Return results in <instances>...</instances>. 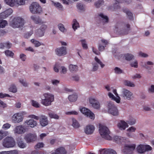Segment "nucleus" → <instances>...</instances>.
<instances>
[{
	"mask_svg": "<svg viewBox=\"0 0 154 154\" xmlns=\"http://www.w3.org/2000/svg\"><path fill=\"white\" fill-rule=\"evenodd\" d=\"M99 132L103 138L108 140H112L111 137L109 135L110 131L106 126L100 125L99 127Z\"/></svg>",
	"mask_w": 154,
	"mask_h": 154,
	"instance_id": "1",
	"label": "nucleus"
},
{
	"mask_svg": "<svg viewBox=\"0 0 154 154\" xmlns=\"http://www.w3.org/2000/svg\"><path fill=\"white\" fill-rule=\"evenodd\" d=\"M43 95L45 98L42 99V103L46 106L50 105L51 103L54 101V95L49 93H45Z\"/></svg>",
	"mask_w": 154,
	"mask_h": 154,
	"instance_id": "2",
	"label": "nucleus"
},
{
	"mask_svg": "<svg viewBox=\"0 0 154 154\" xmlns=\"http://www.w3.org/2000/svg\"><path fill=\"white\" fill-rule=\"evenodd\" d=\"M24 20L20 17L14 18L10 23L11 26L13 28L21 27L24 25Z\"/></svg>",
	"mask_w": 154,
	"mask_h": 154,
	"instance_id": "3",
	"label": "nucleus"
},
{
	"mask_svg": "<svg viewBox=\"0 0 154 154\" xmlns=\"http://www.w3.org/2000/svg\"><path fill=\"white\" fill-rule=\"evenodd\" d=\"M31 13L33 14H40L42 12V8L39 4L36 2L32 3L29 7Z\"/></svg>",
	"mask_w": 154,
	"mask_h": 154,
	"instance_id": "4",
	"label": "nucleus"
},
{
	"mask_svg": "<svg viewBox=\"0 0 154 154\" xmlns=\"http://www.w3.org/2000/svg\"><path fill=\"white\" fill-rule=\"evenodd\" d=\"M3 145L5 147H14L15 145V142L14 138L11 137H6L3 140Z\"/></svg>",
	"mask_w": 154,
	"mask_h": 154,
	"instance_id": "5",
	"label": "nucleus"
},
{
	"mask_svg": "<svg viewBox=\"0 0 154 154\" xmlns=\"http://www.w3.org/2000/svg\"><path fill=\"white\" fill-rule=\"evenodd\" d=\"M108 112L113 116H117L119 115V112L116 107L111 102L108 104Z\"/></svg>",
	"mask_w": 154,
	"mask_h": 154,
	"instance_id": "6",
	"label": "nucleus"
},
{
	"mask_svg": "<svg viewBox=\"0 0 154 154\" xmlns=\"http://www.w3.org/2000/svg\"><path fill=\"white\" fill-rule=\"evenodd\" d=\"M136 147L134 144L131 145L125 144L124 146V148L122 149V152L124 154H131Z\"/></svg>",
	"mask_w": 154,
	"mask_h": 154,
	"instance_id": "7",
	"label": "nucleus"
},
{
	"mask_svg": "<svg viewBox=\"0 0 154 154\" xmlns=\"http://www.w3.org/2000/svg\"><path fill=\"white\" fill-rule=\"evenodd\" d=\"M80 111L87 117L94 120L95 118L94 114L90 110L85 107L80 109Z\"/></svg>",
	"mask_w": 154,
	"mask_h": 154,
	"instance_id": "8",
	"label": "nucleus"
},
{
	"mask_svg": "<svg viewBox=\"0 0 154 154\" xmlns=\"http://www.w3.org/2000/svg\"><path fill=\"white\" fill-rule=\"evenodd\" d=\"M6 3L11 7L17 4L19 5H23L25 3L24 0H5Z\"/></svg>",
	"mask_w": 154,
	"mask_h": 154,
	"instance_id": "9",
	"label": "nucleus"
},
{
	"mask_svg": "<svg viewBox=\"0 0 154 154\" xmlns=\"http://www.w3.org/2000/svg\"><path fill=\"white\" fill-rule=\"evenodd\" d=\"M24 139L27 143H30L36 140L37 136L35 134L29 133L25 135Z\"/></svg>",
	"mask_w": 154,
	"mask_h": 154,
	"instance_id": "10",
	"label": "nucleus"
},
{
	"mask_svg": "<svg viewBox=\"0 0 154 154\" xmlns=\"http://www.w3.org/2000/svg\"><path fill=\"white\" fill-rule=\"evenodd\" d=\"M132 94L130 91L125 89H123L122 95L125 99L131 100Z\"/></svg>",
	"mask_w": 154,
	"mask_h": 154,
	"instance_id": "11",
	"label": "nucleus"
},
{
	"mask_svg": "<svg viewBox=\"0 0 154 154\" xmlns=\"http://www.w3.org/2000/svg\"><path fill=\"white\" fill-rule=\"evenodd\" d=\"M13 122L16 123H19L22 121L23 118L20 113H17L14 114L12 117Z\"/></svg>",
	"mask_w": 154,
	"mask_h": 154,
	"instance_id": "12",
	"label": "nucleus"
},
{
	"mask_svg": "<svg viewBox=\"0 0 154 154\" xmlns=\"http://www.w3.org/2000/svg\"><path fill=\"white\" fill-rule=\"evenodd\" d=\"M55 51L56 54L59 56L64 55L67 53L66 48L65 47H61L57 48Z\"/></svg>",
	"mask_w": 154,
	"mask_h": 154,
	"instance_id": "13",
	"label": "nucleus"
},
{
	"mask_svg": "<svg viewBox=\"0 0 154 154\" xmlns=\"http://www.w3.org/2000/svg\"><path fill=\"white\" fill-rule=\"evenodd\" d=\"M89 102L92 106L96 109H99L100 108V104L98 101L94 98H90L89 99Z\"/></svg>",
	"mask_w": 154,
	"mask_h": 154,
	"instance_id": "14",
	"label": "nucleus"
},
{
	"mask_svg": "<svg viewBox=\"0 0 154 154\" xmlns=\"http://www.w3.org/2000/svg\"><path fill=\"white\" fill-rule=\"evenodd\" d=\"M100 154H117L116 152L111 149H103L100 150Z\"/></svg>",
	"mask_w": 154,
	"mask_h": 154,
	"instance_id": "15",
	"label": "nucleus"
},
{
	"mask_svg": "<svg viewBox=\"0 0 154 154\" xmlns=\"http://www.w3.org/2000/svg\"><path fill=\"white\" fill-rule=\"evenodd\" d=\"M47 28V26L45 24H43L41 26L40 29H37L38 35L39 37H42L44 35L45 30Z\"/></svg>",
	"mask_w": 154,
	"mask_h": 154,
	"instance_id": "16",
	"label": "nucleus"
},
{
	"mask_svg": "<svg viewBox=\"0 0 154 154\" xmlns=\"http://www.w3.org/2000/svg\"><path fill=\"white\" fill-rule=\"evenodd\" d=\"M14 131L17 133L21 134L25 132L26 129L22 125H20L16 126L15 128Z\"/></svg>",
	"mask_w": 154,
	"mask_h": 154,
	"instance_id": "17",
	"label": "nucleus"
},
{
	"mask_svg": "<svg viewBox=\"0 0 154 154\" xmlns=\"http://www.w3.org/2000/svg\"><path fill=\"white\" fill-rule=\"evenodd\" d=\"M94 130V127L93 125H89L87 126L85 129V133L88 134H92Z\"/></svg>",
	"mask_w": 154,
	"mask_h": 154,
	"instance_id": "18",
	"label": "nucleus"
},
{
	"mask_svg": "<svg viewBox=\"0 0 154 154\" xmlns=\"http://www.w3.org/2000/svg\"><path fill=\"white\" fill-rule=\"evenodd\" d=\"M40 124L42 126H45L48 124L47 118L44 116H41L40 117Z\"/></svg>",
	"mask_w": 154,
	"mask_h": 154,
	"instance_id": "19",
	"label": "nucleus"
},
{
	"mask_svg": "<svg viewBox=\"0 0 154 154\" xmlns=\"http://www.w3.org/2000/svg\"><path fill=\"white\" fill-rule=\"evenodd\" d=\"M31 18L35 23L37 24H42L45 23V22L42 21L41 19L39 17H37L35 15L31 16Z\"/></svg>",
	"mask_w": 154,
	"mask_h": 154,
	"instance_id": "20",
	"label": "nucleus"
},
{
	"mask_svg": "<svg viewBox=\"0 0 154 154\" xmlns=\"http://www.w3.org/2000/svg\"><path fill=\"white\" fill-rule=\"evenodd\" d=\"M25 123L28 126L33 128L37 125V122L33 119H30L26 121Z\"/></svg>",
	"mask_w": 154,
	"mask_h": 154,
	"instance_id": "21",
	"label": "nucleus"
},
{
	"mask_svg": "<svg viewBox=\"0 0 154 154\" xmlns=\"http://www.w3.org/2000/svg\"><path fill=\"white\" fill-rule=\"evenodd\" d=\"M122 25L124 29H123V33L124 34H127L128 33L129 31L130 30V25L128 23H122Z\"/></svg>",
	"mask_w": 154,
	"mask_h": 154,
	"instance_id": "22",
	"label": "nucleus"
},
{
	"mask_svg": "<svg viewBox=\"0 0 154 154\" xmlns=\"http://www.w3.org/2000/svg\"><path fill=\"white\" fill-rule=\"evenodd\" d=\"M117 126L119 128L122 130H125L128 127L127 123L123 121H121L118 124Z\"/></svg>",
	"mask_w": 154,
	"mask_h": 154,
	"instance_id": "23",
	"label": "nucleus"
},
{
	"mask_svg": "<svg viewBox=\"0 0 154 154\" xmlns=\"http://www.w3.org/2000/svg\"><path fill=\"white\" fill-rule=\"evenodd\" d=\"M123 11L125 13L129 19L130 20H132L133 19V17L132 13L126 8L123 9Z\"/></svg>",
	"mask_w": 154,
	"mask_h": 154,
	"instance_id": "24",
	"label": "nucleus"
},
{
	"mask_svg": "<svg viewBox=\"0 0 154 154\" xmlns=\"http://www.w3.org/2000/svg\"><path fill=\"white\" fill-rule=\"evenodd\" d=\"M58 154H66L67 152L63 147H60L56 149Z\"/></svg>",
	"mask_w": 154,
	"mask_h": 154,
	"instance_id": "25",
	"label": "nucleus"
},
{
	"mask_svg": "<svg viewBox=\"0 0 154 154\" xmlns=\"http://www.w3.org/2000/svg\"><path fill=\"white\" fill-rule=\"evenodd\" d=\"M72 27L73 29L75 31L78 27H79V25L76 19H74L72 21Z\"/></svg>",
	"mask_w": 154,
	"mask_h": 154,
	"instance_id": "26",
	"label": "nucleus"
},
{
	"mask_svg": "<svg viewBox=\"0 0 154 154\" xmlns=\"http://www.w3.org/2000/svg\"><path fill=\"white\" fill-rule=\"evenodd\" d=\"M69 69L72 72H75L78 70V67L76 65L70 64L69 66Z\"/></svg>",
	"mask_w": 154,
	"mask_h": 154,
	"instance_id": "27",
	"label": "nucleus"
},
{
	"mask_svg": "<svg viewBox=\"0 0 154 154\" xmlns=\"http://www.w3.org/2000/svg\"><path fill=\"white\" fill-rule=\"evenodd\" d=\"M68 98L69 101L71 102H74L77 99V96L76 94H73L69 95Z\"/></svg>",
	"mask_w": 154,
	"mask_h": 154,
	"instance_id": "28",
	"label": "nucleus"
},
{
	"mask_svg": "<svg viewBox=\"0 0 154 154\" xmlns=\"http://www.w3.org/2000/svg\"><path fill=\"white\" fill-rule=\"evenodd\" d=\"M137 152L140 153H143L145 152L144 148V145H139L137 148Z\"/></svg>",
	"mask_w": 154,
	"mask_h": 154,
	"instance_id": "29",
	"label": "nucleus"
},
{
	"mask_svg": "<svg viewBox=\"0 0 154 154\" xmlns=\"http://www.w3.org/2000/svg\"><path fill=\"white\" fill-rule=\"evenodd\" d=\"M124 56L125 60L128 61H130L134 58V56L131 54H125Z\"/></svg>",
	"mask_w": 154,
	"mask_h": 154,
	"instance_id": "30",
	"label": "nucleus"
},
{
	"mask_svg": "<svg viewBox=\"0 0 154 154\" xmlns=\"http://www.w3.org/2000/svg\"><path fill=\"white\" fill-rule=\"evenodd\" d=\"M17 143L18 146L22 148H24L26 146V144L20 140H17Z\"/></svg>",
	"mask_w": 154,
	"mask_h": 154,
	"instance_id": "31",
	"label": "nucleus"
},
{
	"mask_svg": "<svg viewBox=\"0 0 154 154\" xmlns=\"http://www.w3.org/2000/svg\"><path fill=\"white\" fill-rule=\"evenodd\" d=\"M72 125L75 128H78L80 126V125L78 121L74 118L72 119Z\"/></svg>",
	"mask_w": 154,
	"mask_h": 154,
	"instance_id": "32",
	"label": "nucleus"
},
{
	"mask_svg": "<svg viewBox=\"0 0 154 154\" xmlns=\"http://www.w3.org/2000/svg\"><path fill=\"white\" fill-rule=\"evenodd\" d=\"M8 132L2 130H0V140L2 139L8 134Z\"/></svg>",
	"mask_w": 154,
	"mask_h": 154,
	"instance_id": "33",
	"label": "nucleus"
},
{
	"mask_svg": "<svg viewBox=\"0 0 154 154\" xmlns=\"http://www.w3.org/2000/svg\"><path fill=\"white\" fill-rule=\"evenodd\" d=\"M104 2L103 0H98L95 3V6L97 8H98L103 5Z\"/></svg>",
	"mask_w": 154,
	"mask_h": 154,
	"instance_id": "34",
	"label": "nucleus"
},
{
	"mask_svg": "<svg viewBox=\"0 0 154 154\" xmlns=\"http://www.w3.org/2000/svg\"><path fill=\"white\" fill-rule=\"evenodd\" d=\"M48 115L51 118H54L56 119H58L59 118V116L53 112H49Z\"/></svg>",
	"mask_w": 154,
	"mask_h": 154,
	"instance_id": "35",
	"label": "nucleus"
},
{
	"mask_svg": "<svg viewBox=\"0 0 154 154\" xmlns=\"http://www.w3.org/2000/svg\"><path fill=\"white\" fill-rule=\"evenodd\" d=\"M99 16L101 18H102L103 20H104L103 21V22L104 23H108L109 21V19L106 16L104 15L103 14L101 13L99 14Z\"/></svg>",
	"mask_w": 154,
	"mask_h": 154,
	"instance_id": "36",
	"label": "nucleus"
},
{
	"mask_svg": "<svg viewBox=\"0 0 154 154\" xmlns=\"http://www.w3.org/2000/svg\"><path fill=\"white\" fill-rule=\"evenodd\" d=\"M124 139L123 137H121L118 136H116L114 137V140L116 143H122V140Z\"/></svg>",
	"mask_w": 154,
	"mask_h": 154,
	"instance_id": "37",
	"label": "nucleus"
},
{
	"mask_svg": "<svg viewBox=\"0 0 154 154\" xmlns=\"http://www.w3.org/2000/svg\"><path fill=\"white\" fill-rule=\"evenodd\" d=\"M31 42L35 46V47H38L41 45V43L40 42L33 39H32L31 40Z\"/></svg>",
	"mask_w": 154,
	"mask_h": 154,
	"instance_id": "38",
	"label": "nucleus"
},
{
	"mask_svg": "<svg viewBox=\"0 0 154 154\" xmlns=\"http://www.w3.org/2000/svg\"><path fill=\"white\" fill-rule=\"evenodd\" d=\"M124 84L126 85L131 87H134L135 86L133 82L128 80H125L124 81Z\"/></svg>",
	"mask_w": 154,
	"mask_h": 154,
	"instance_id": "39",
	"label": "nucleus"
},
{
	"mask_svg": "<svg viewBox=\"0 0 154 154\" xmlns=\"http://www.w3.org/2000/svg\"><path fill=\"white\" fill-rule=\"evenodd\" d=\"M9 91L13 93H15L17 91V88L14 85H12L9 89Z\"/></svg>",
	"mask_w": 154,
	"mask_h": 154,
	"instance_id": "40",
	"label": "nucleus"
},
{
	"mask_svg": "<svg viewBox=\"0 0 154 154\" xmlns=\"http://www.w3.org/2000/svg\"><path fill=\"white\" fill-rule=\"evenodd\" d=\"M5 53L6 55L7 56H10L13 57L14 55V53L9 50H7L5 51Z\"/></svg>",
	"mask_w": 154,
	"mask_h": 154,
	"instance_id": "41",
	"label": "nucleus"
},
{
	"mask_svg": "<svg viewBox=\"0 0 154 154\" xmlns=\"http://www.w3.org/2000/svg\"><path fill=\"white\" fill-rule=\"evenodd\" d=\"M96 62L98 63V64L100 65L101 67L102 68H103L104 67L105 65L103 64L102 62L100 61V60L97 57H95L94 58Z\"/></svg>",
	"mask_w": 154,
	"mask_h": 154,
	"instance_id": "42",
	"label": "nucleus"
},
{
	"mask_svg": "<svg viewBox=\"0 0 154 154\" xmlns=\"http://www.w3.org/2000/svg\"><path fill=\"white\" fill-rule=\"evenodd\" d=\"M7 24V22L5 20H0V28L4 27Z\"/></svg>",
	"mask_w": 154,
	"mask_h": 154,
	"instance_id": "43",
	"label": "nucleus"
},
{
	"mask_svg": "<svg viewBox=\"0 0 154 154\" xmlns=\"http://www.w3.org/2000/svg\"><path fill=\"white\" fill-rule=\"evenodd\" d=\"M58 26L59 29L61 31L64 32L66 30L64 25L63 24L61 23L59 24Z\"/></svg>",
	"mask_w": 154,
	"mask_h": 154,
	"instance_id": "44",
	"label": "nucleus"
},
{
	"mask_svg": "<svg viewBox=\"0 0 154 154\" xmlns=\"http://www.w3.org/2000/svg\"><path fill=\"white\" fill-rule=\"evenodd\" d=\"M44 144L42 142H39L35 146V149H39L43 147Z\"/></svg>",
	"mask_w": 154,
	"mask_h": 154,
	"instance_id": "45",
	"label": "nucleus"
},
{
	"mask_svg": "<svg viewBox=\"0 0 154 154\" xmlns=\"http://www.w3.org/2000/svg\"><path fill=\"white\" fill-rule=\"evenodd\" d=\"M8 16L5 11L0 14V19H5Z\"/></svg>",
	"mask_w": 154,
	"mask_h": 154,
	"instance_id": "46",
	"label": "nucleus"
},
{
	"mask_svg": "<svg viewBox=\"0 0 154 154\" xmlns=\"http://www.w3.org/2000/svg\"><path fill=\"white\" fill-rule=\"evenodd\" d=\"M115 72L117 74H120L122 73V71L119 68L116 67L114 69Z\"/></svg>",
	"mask_w": 154,
	"mask_h": 154,
	"instance_id": "47",
	"label": "nucleus"
},
{
	"mask_svg": "<svg viewBox=\"0 0 154 154\" xmlns=\"http://www.w3.org/2000/svg\"><path fill=\"white\" fill-rule=\"evenodd\" d=\"M82 42V47L84 49H87L88 48L87 44L86 43V41L85 40H81Z\"/></svg>",
	"mask_w": 154,
	"mask_h": 154,
	"instance_id": "48",
	"label": "nucleus"
},
{
	"mask_svg": "<svg viewBox=\"0 0 154 154\" xmlns=\"http://www.w3.org/2000/svg\"><path fill=\"white\" fill-rule=\"evenodd\" d=\"M144 148L145 152L146 151L151 150L152 149V147L148 145H144Z\"/></svg>",
	"mask_w": 154,
	"mask_h": 154,
	"instance_id": "49",
	"label": "nucleus"
},
{
	"mask_svg": "<svg viewBox=\"0 0 154 154\" xmlns=\"http://www.w3.org/2000/svg\"><path fill=\"white\" fill-rule=\"evenodd\" d=\"M54 5L55 7L58 8L62 10L63 9V6L59 2H57L55 3H54Z\"/></svg>",
	"mask_w": 154,
	"mask_h": 154,
	"instance_id": "50",
	"label": "nucleus"
},
{
	"mask_svg": "<svg viewBox=\"0 0 154 154\" xmlns=\"http://www.w3.org/2000/svg\"><path fill=\"white\" fill-rule=\"evenodd\" d=\"M32 106L38 108L39 107L40 105L38 102L34 100H32Z\"/></svg>",
	"mask_w": 154,
	"mask_h": 154,
	"instance_id": "51",
	"label": "nucleus"
},
{
	"mask_svg": "<svg viewBox=\"0 0 154 154\" xmlns=\"http://www.w3.org/2000/svg\"><path fill=\"white\" fill-rule=\"evenodd\" d=\"M11 126V125L8 123H5L2 126V128L5 130H7Z\"/></svg>",
	"mask_w": 154,
	"mask_h": 154,
	"instance_id": "52",
	"label": "nucleus"
},
{
	"mask_svg": "<svg viewBox=\"0 0 154 154\" xmlns=\"http://www.w3.org/2000/svg\"><path fill=\"white\" fill-rule=\"evenodd\" d=\"M127 122L128 124L131 125H132L135 124L136 121L135 119H132L131 120L127 121Z\"/></svg>",
	"mask_w": 154,
	"mask_h": 154,
	"instance_id": "53",
	"label": "nucleus"
},
{
	"mask_svg": "<svg viewBox=\"0 0 154 154\" xmlns=\"http://www.w3.org/2000/svg\"><path fill=\"white\" fill-rule=\"evenodd\" d=\"M77 7L78 9L82 10L84 9V7L83 5L80 3H78L77 5Z\"/></svg>",
	"mask_w": 154,
	"mask_h": 154,
	"instance_id": "54",
	"label": "nucleus"
},
{
	"mask_svg": "<svg viewBox=\"0 0 154 154\" xmlns=\"http://www.w3.org/2000/svg\"><path fill=\"white\" fill-rule=\"evenodd\" d=\"M33 34V31H31L30 32H28L24 35V37L26 38H28Z\"/></svg>",
	"mask_w": 154,
	"mask_h": 154,
	"instance_id": "55",
	"label": "nucleus"
},
{
	"mask_svg": "<svg viewBox=\"0 0 154 154\" xmlns=\"http://www.w3.org/2000/svg\"><path fill=\"white\" fill-rule=\"evenodd\" d=\"M5 47L8 49L11 48L12 45L11 43H10L8 41L5 43Z\"/></svg>",
	"mask_w": 154,
	"mask_h": 154,
	"instance_id": "56",
	"label": "nucleus"
},
{
	"mask_svg": "<svg viewBox=\"0 0 154 154\" xmlns=\"http://www.w3.org/2000/svg\"><path fill=\"white\" fill-rule=\"evenodd\" d=\"M66 114L68 115H77L78 114V113L77 112L73 111L71 112H66Z\"/></svg>",
	"mask_w": 154,
	"mask_h": 154,
	"instance_id": "57",
	"label": "nucleus"
},
{
	"mask_svg": "<svg viewBox=\"0 0 154 154\" xmlns=\"http://www.w3.org/2000/svg\"><path fill=\"white\" fill-rule=\"evenodd\" d=\"M130 65L131 67L137 68L138 66V63L137 61H136L134 62L131 63L130 64Z\"/></svg>",
	"mask_w": 154,
	"mask_h": 154,
	"instance_id": "58",
	"label": "nucleus"
},
{
	"mask_svg": "<svg viewBox=\"0 0 154 154\" xmlns=\"http://www.w3.org/2000/svg\"><path fill=\"white\" fill-rule=\"evenodd\" d=\"M7 106V105L5 103H4L2 101L0 100V107L4 108Z\"/></svg>",
	"mask_w": 154,
	"mask_h": 154,
	"instance_id": "59",
	"label": "nucleus"
},
{
	"mask_svg": "<svg viewBox=\"0 0 154 154\" xmlns=\"http://www.w3.org/2000/svg\"><path fill=\"white\" fill-rule=\"evenodd\" d=\"M5 11L8 16L12 14L13 12V10L11 8H9L7 10Z\"/></svg>",
	"mask_w": 154,
	"mask_h": 154,
	"instance_id": "60",
	"label": "nucleus"
},
{
	"mask_svg": "<svg viewBox=\"0 0 154 154\" xmlns=\"http://www.w3.org/2000/svg\"><path fill=\"white\" fill-rule=\"evenodd\" d=\"M117 97H115L112 100L116 101V102L117 103H119L120 102V98L119 96H116Z\"/></svg>",
	"mask_w": 154,
	"mask_h": 154,
	"instance_id": "61",
	"label": "nucleus"
},
{
	"mask_svg": "<svg viewBox=\"0 0 154 154\" xmlns=\"http://www.w3.org/2000/svg\"><path fill=\"white\" fill-rule=\"evenodd\" d=\"M20 58L23 61H25L26 59V55L24 54H21L20 55Z\"/></svg>",
	"mask_w": 154,
	"mask_h": 154,
	"instance_id": "62",
	"label": "nucleus"
},
{
	"mask_svg": "<svg viewBox=\"0 0 154 154\" xmlns=\"http://www.w3.org/2000/svg\"><path fill=\"white\" fill-rule=\"evenodd\" d=\"M93 52L96 55H99L100 54V52L96 49H95L93 47L92 48Z\"/></svg>",
	"mask_w": 154,
	"mask_h": 154,
	"instance_id": "63",
	"label": "nucleus"
},
{
	"mask_svg": "<svg viewBox=\"0 0 154 154\" xmlns=\"http://www.w3.org/2000/svg\"><path fill=\"white\" fill-rule=\"evenodd\" d=\"M8 154H18V152L16 150H13L8 151Z\"/></svg>",
	"mask_w": 154,
	"mask_h": 154,
	"instance_id": "64",
	"label": "nucleus"
}]
</instances>
